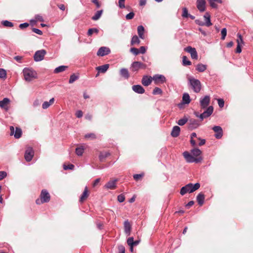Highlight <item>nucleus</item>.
<instances>
[{
    "mask_svg": "<svg viewBox=\"0 0 253 253\" xmlns=\"http://www.w3.org/2000/svg\"><path fill=\"white\" fill-rule=\"evenodd\" d=\"M218 104L220 108H222L224 105V101L222 99H217Z\"/></svg>",
    "mask_w": 253,
    "mask_h": 253,
    "instance_id": "13d9d810",
    "label": "nucleus"
},
{
    "mask_svg": "<svg viewBox=\"0 0 253 253\" xmlns=\"http://www.w3.org/2000/svg\"><path fill=\"white\" fill-rule=\"evenodd\" d=\"M84 147L83 146H81L79 147H77L76 149L75 152H76V154L78 156H81L83 155V154L84 152Z\"/></svg>",
    "mask_w": 253,
    "mask_h": 253,
    "instance_id": "72a5a7b5",
    "label": "nucleus"
},
{
    "mask_svg": "<svg viewBox=\"0 0 253 253\" xmlns=\"http://www.w3.org/2000/svg\"><path fill=\"white\" fill-rule=\"evenodd\" d=\"M110 52V50L108 47L105 46L101 47L97 52V55L100 56H104L108 55Z\"/></svg>",
    "mask_w": 253,
    "mask_h": 253,
    "instance_id": "2eb2a0df",
    "label": "nucleus"
},
{
    "mask_svg": "<svg viewBox=\"0 0 253 253\" xmlns=\"http://www.w3.org/2000/svg\"><path fill=\"white\" fill-rule=\"evenodd\" d=\"M180 131V128L178 126H175L172 128L171 135L173 137H176L179 135Z\"/></svg>",
    "mask_w": 253,
    "mask_h": 253,
    "instance_id": "4be33fe9",
    "label": "nucleus"
},
{
    "mask_svg": "<svg viewBox=\"0 0 253 253\" xmlns=\"http://www.w3.org/2000/svg\"><path fill=\"white\" fill-rule=\"evenodd\" d=\"M10 102V100L8 98H4L3 100L0 101V107L2 108L7 110L8 108L6 107L7 105Z\"/></svg>",
    "mask_w": 253,
    "mask_h": 253,
    "instance_id": "393cba45",
    "label": "nucleus"
},
{
    "mask_svg": "<svg viewBox=\"0 0 253 253\" xmlns=\"http://www.w3.org/2000/svg\"><path fill=\"white\" fill-rule=\"evenodd\" d=\"M130 51L131 52H132L134 55H138L139 53V50L138 49L135 48V47H132L130 48Z\"/></svg>",
    "mask_w": 253,
    "mask_h": 253,
    "instance_id": "8fccbe9b",
    "label": "nucleus"
},
{
    "mask_svg": "<svg viewBox=\"0 0 253 253\" xmlns=\"http://www.w3.org/2000/svg\"><path fill=\"white\" fill-rule=\"evenodd\" d=\"M184 50L190 54L191 57L192 59L195 60L198 59V53L195 48L192 47L191 46H189L185 47L184 48Z\"/></svg>",
    "mask_w": 253,
    "mask_h": 253,
    "instance_id": "9b49d317",
    "label": "nucleus"
},
{
    "mask_svg": "<svg viewBox=\"0 0 253 253\" xmlns=\"http://www.w3.org/2000/svg\"><path fill=\"white\" fill-rule=\"evenodd\" d=\"M207 66L202 63L198 64L196 67V70L199 72H203L207 69Z\"/></svg>",
    "mask_w": 253,
    "mask_h": 253,
    "instance_id": "cd10ccee",
    "label": "nucleus"
},
{
    "mask_svg": "<svg viewBox=\"0 0 253 253\" xmlns=\"http://www.w3.org/2000/svg\"><path fill=\"white\" fill-rule=\"evenodd\" d=\"M117 199H118V201L120 203H122L125 201V196L122 194L118 195Z\"/></svg>",
    "mask_w": 253,
    "mask_h": 253,
    "instance_id": "6e6d98bb",
    "label": "nucleus"
},
{
    "mask_svg": "<svg viewBox=\"0 0 253 253\" xmlns=\"http://www.w3.org/2000/svg\"><path fill=\"white\" fill-rule=\"evenodd\" d=\"M221 39L224 40L227 35V30L225 28H223L221 31Z\"/></svg>",
    "mask_w": 253,
    "mask_h": 253,
    "instance_id": "a18cd8bd",
    "label": "nucleus"
},
{
    "mask_svg": "<svg viewBox=\"0 0 253 253\" xmlns=\"http://www.w3.org/2000/svg\"><path fill=\"white\" fill-rule=\"evenodd\" d=\"M153 78L150 76H144L142 79L141 83L144 86H148L152 82Z\"/></svg>",
    "mask_w": 253,
    "mask_h": 253,
    "instance_id": "6ab92c4d",
    "label": "nucleus"
},
{
    "mask_svg": "<svg viewBox=\"0 0 253 253\" xmlns=\"http://www.w3.org/2000/svg\"><path fill=\"white\" fill-rule=\"evenodd\" d=\"M200 187V184L199 183L194 184L189 183L181 188L180 193L181 195H184L187 193H191L198 190Z\"/></svg>",
    "mask_w": 253,
    "mask_h": 253,
    "instance_id": "f257e3e1",
    "label": "nucleus"
},
{
    "mask_svg": "<svg viewBox=\"0 0 253 253\" xmlns=\"http://www.w3.org/2000/svg\"><path fill=\"white\" fill-rule=\"evenodd\" d=\"M117 179L110 180L108 181L105 185V187L109 189H114L116 187Z\"/></svg>",
    "mask_w": 253,
    "mask_h": 253,
    "instance_id": "412c9836",
    "label": "nucleus"
},
{
    "mask_svg": "<svg viewBox=\"0 0 253 253\" xmlns=\"http://www.w3.org/2000/svg\"><path fill=\"white\" fill-rule=\"evenodd\" d=\"M192 155L195 157H200L202 151L198 148H194L191 150Z\"/></svg>",
    "mask_w": 253,
    "mask_h": 253,
    "instance_id": "c9c22d12",
    "label": "nucleus"
},
{
    "mask_svg": "<svg viewBox=\"0 0 253 253\" xmlns=\"http://www.w3.org/2000/svg\"><path fill=\"white\" fill-rule=\"evenodd\" d=\"M125 0H119V6L121 8H125Z\"/></svg>",
    "mask_w": 253,
    "mask_h": 253,
    "instance_id": "e2e57ef3",
    "label": "nucleus"
},
{
    "mask_svg": "<svg viewBox=\"0 0 253 253\" xmlns=\"http://www.w3.org/2000/svg\"><path fill=\"white\" fill-rule=\"evenodd\" d=\"M213 111V108L212 106H209L203 113L200 114L199 112L195 111L194 112V115L199 118L201 121H202L204 119L210 117Z\"/></svg>",
    "mask_w": 253,
    "mask_h": 253,
    "instance_id": "20e7f679",
    "label": "nucleus"
},
{
    "mask_svg": "<svg viewBox=\"0 0 253 253\" xmlns=\"http://www.w3.org/2000/svg\"><path fill=\"white\" fill-rule=\"evenodd\" d=\"M83 115V112L81 110H78L76 113V116L77 118H80L82 117Z\"/></svg>",
    "mask_w": 253,
    "mask_h": 253,
    "instance_id": "338daca9",
    "label": "nucleus"
},
{
    "mask_svg": "<svg viewBox=\"0 0 253 253\" xmlns=\"http://www.w3.org/2000/svg\"><path fill=\"white\" fill-rule=\"evenodd\" d=\"M23 74L24 79L27 82H31L38 77L37 72L33 69L30 68H24Z\"/></svg>",
    "mask_w": 253,
    "mask_h": 253,
    "instance_id": "f03ea898",
    "label": "nucleus"
},
{
    "mask_svg": "<svg viewBox=\"0 0 253 253\" xmlns=\"http://www.w3.org/2000/svg\"><path fill=\"white\" fill-rule=\"evenodd\" d=\"M188 84L195 92L198 93L201 91L202 85L199 80L190 77L188 78Z\"/></svg>",
    "mask_w": 253,
    "mask_h": 253,
    "instance_id": "7ed1b4c3",
    "label": "nucleus"
},
{
    "mask_svg": "<svg viewBox=\"0 0 253 253\" xmlns=\"http://www.w3.org/2000/svg\"><path fill=\"white\" fill-rule=\"evenodd\" d=\"M144 28L143 26L140 25L138 26L137 27V32L139 37L142 39H144Z\"/></svg>",
    "mask_w": 253,
    "mask_h": 253,
    "instance_id": "473e14b6",
    "label": "nucleus"
},
{
    "mask_svg": "<svg viewBox=\"0 0 253 253\" xmlns=\"http://www.w3.org/2000/svg\"><path fill=\"white\" fill-rule=\"evenodd\" d=\"M182 104H188L191 101L190 96L188 93H184L182 95Z\"/></svg>",
    "mask_w": 253,
    "mask_h": 253,
    "instance_id": "5701e85b",
    "label": "nucleus"
},
{
    "mask_svg": "<svg viewBox=\"0 0 253 253\" xmlns=\"http://www.w3.org/2000/svg\"><path fill=\"white\" fill-rule=\"evenodd\" d=\"M98 32H99L98 30L96 28H90V29H89L88 30L87 35H88V36H90L93 33L97 34L98 33Z\"/></svg>",
    "mask_w": 253,
    "mask_h": 253,
    "instance_id": "79ce46f5",
    "label": "nucleus"
},
{
    "mask_svg": "<svg viewBox=\"0 0 253 253\" xmlns=\"http://www.w3.org/2000/svg\"><path fill=\"white\" fill-rule=\"evenodd\" d=\"M139 53L144 54L146 52V47L145 46H142L140 47L139 49Z\"/></svg>",
    "mask_w": 253,
    "mask_h": 253,
    "instance_id": "774afa93",
    "label": "nucleus"
},
{
    "mask_svg": "<svg viewBox=\"0 0 253 253\" xmlns=\"http://www.w3.org/2000/svg\"><path fill=\"white\" fill-rule=\"evenodd\" d=\"M132 89L135 92L138 94H142L145 92L144 88L141 85L139 84L133 85L132 86Z\"/></svg>",
    "mask_w": 253,
    "mask_h": 253,
    "instance_id": "aec40b11",
    "label": "nucleus"
},
{
    "mask_svg": "<svg viewBox=\"0 0 253 253\" xmlns=\"http://www.w3.org/2000/svg\"><path fill=\"white\" fill-rule=\"evenodd\" d=\"M120 75L126 79H127L129 77L128 71L126 68H122L120 70Z\"/></svg>",
    "mask_w": 253,
    "mask_h": 253,
    "instance_id": "c756f323",
    "label": "nucleus"
},
{
    "mask_svg": "<svg viewBox=\"0 0 253 253\" xmlns=\"http://www.w3.org/2000/svg\"><path fill=\"white\" fill-rule=\"evenodd\" d=\"M7 175V173L5 171H0V180L3 179L4 177H5Z\"/></svg>",
    "mask_w": 253,
    "mask_h": 253,
    "instance_id": "680f3d73",
    "label": "nucleus"
},
{
    "mask_svg": "<svg viewBox=\"0 0 253 253\" xmlns=\"http://www.w3.org/2000/svg\"><path fill=\"white\" fill-rule=\"evenodd\" d=\"M54 101V98H52L51 99H50L49 100V101L48 102V101L44 102L42 105V108L43 109H46L48 108L51 104H52L53 103Z\"/></svg>",
    "mask_w": 253,
    "mask_h": 253,
    "instance_id": "7c9ffc66",
    "label": "nucleus"
},
{
    "mask_svg": "<svg viewBox=\"0 0 253 253\" xmlns=\"http://www.w3.org/2000/svg\"><path fill=\"white\" fill-rule=\"evenodd\" d=\"M29 24L28 23H24L19 25V28L21 29L26 28L29 26Z\"/></svg>",
    "mask_w": 253,
    "mask_h": 253,
    "instance_id": "69168bd1",
    "label": "nucleus"
},
{
    "mask_svg": "<svg viewBox=\"0 0 253 253\" xmlns=\"http://www.w3.org/2000/svg\"><path fill=\"white\" fill-rule=\"evenodd\" d=\"M183 156L184 157L186 161L188 163H198L200 162L203 160L201 157L195 158L194 157H193L192 154H190L187 151H185L184 152H183Z\"/></svg>",
    "mask_w": 253,
    "mask_h": 253,
    "instance_id": "423d86ee",
    "label": "nucleus"
},
{
    "mask_svg": "<svg viewBox=\"0 0 253 253\" xmlns=\"http://www.w3.org/2000/svg\"><path fill=\"white\" fill-rule=\"evenodd\" d=\"M182 10H183V12H182V16L183 17H186V18L188 17L189 14H188V10L187 9V8L184 7L183 8Z\"/></svg>",
    "mask_w": 253,
    "mask_h": 253,
    "instance_id": "864d4df0",
    "label": "nucleus"
},
{
    "mask_svg": "<svg viewBox=\"0 0 253 253\" xmlns=\"http://www.w3.org/2000/svg\"><path fill=\"white\" fill-rule=\"evenodd\" d=\"M133 237H129L127 240V243L129 246H133Z\"/></svg>",
    "mask_w": 253,
    "mask_h": 253,
    "instance_id": "603ef678",
    "label": "nucleus"
},
{
    "mask_svg": "<svg viewBox=\"0 0 253 253\" xmlns=\"http://www.w3.org/2000/svg\"><path fill=\"white\" fill-rule=\"evenodd\" d=\"M6 73L5 70L0 69V78L4 79L6 78Z\"/></svg>",
    "mask_w": 253,
    "mask_h": 253,
    "instance_id": "de8ad7c7",
    "label": "nucleus"
},
{
    "mask_svg": "<svg viewBox=\"0 0 253 253\" xmlns=\"http://www.w3.org/2000/svg\"><path fill=\"white\" fill-rule=\"evenodd\" d=\"M64 169L67 170V169H73L74 168V166L72 164H70L68 165H64L63 166Z\"/></svg>",
    "mask_w": 253,
    "mask_h": 253,
    "instance_id": "4d7b16f0",
    "label": "nucleus"
},
{
    "mask_svg": "<svg viewBox=\"0 0 253 253\" xmlns=\"http://www.w3.org/2000/svg\"><path fill=\"white\" fill-rule=\"evenodd\" d=\"M32 31L33 32H34L39 35H42V31L40 29H37L35 28H33L32 29Z\"/></svg>",
    "mask_w": 253,
    "mask_h": 253,
    "instance_id": "bf43d9fd",
    "label": "nucleus"
},
{
    "mask_svg": "<svg viewBox=\"0 0 253 253\" xmlns=\"http://www.w3.org/2000/svg\"><path fill=\"white\" fill-rule=\"evenodd\" d=\"M124 229H125V233L127 235H129L130 234V233L131 225H130L129 222L127 220L125 221V223H124Z\"/></svg>",
    "mask_w": 253,
    "mask_h": 253,
    "instance_id": "bb28decb",
    "label": "nucleus"
},
{
    "mask_svg": "<svg viewBox=\"0 0 253 253\" xmlns=\"http://www.w3.org/2000/svg\"><path fill=\"white\" fill-rule=\"evenodd\" d=\"M1 24L5 27H12L13 26V24L7 20H4L1 22Z\"/></svg>",
    "mask_w": 253,
    "mask_h": 253,
    "instance_id": "a19ab883",
    "label": "nucleus"
},
{
    "mask_svg": "<svg viewBox=\"0 0 253 253\" xmlns=\"http://www.w3.org/2000/svg\"><path fill=\"white\" fill-rule=\"evenodd\" d=\"M189 128L191 129H193L198 127L200 124L199 121L194 119H190L189 120Z\"/></svg>",
    "mask_w": 253,
    "mask_h": 253,
    "instance_id": "a211bd4d",
    "label": "nucleus"
},
{
    "mask_svg": "<svg viewBox=\"0 0 253 253\" xmlns=\"http://www.w3.org/2000/svg\"><path fill=\"white\" fill-rule=\"evenodd\" d=\"M50 196L46 189H43L42 190L40 199H38L36 201V203L37 205H40L44 203H47L50 201Z\"/></svg>",
    "mask_w": 253,
    "mask_h": 253,
    "instance_id": "39448f33",
    "label": "nucleus"
},
{
    "mask_svg": "<svg viewBox=\"0 0 253 253\" xmlns=\"http://www.w3.org/2000/svg\"><path fill=\"white\" fill-rule=\"evenodd\" d=\"M109 67V64H104L102 66H98L96 67V70L98 71L99 73H104L107 71V70L108 69Z\"/></svg>",
    "mask_w": 253,
    "mask_h": 253,
    "instance_id": "a878e982",
    "label": "nucleus"
},
{
    "mask_svg": "<svg viewBox=\"0 0 253 253\" xmlns=\"http://www.w3.org/2000/svg\"><path fill=\"white\" fill-rule=\"evenodd\" d=\"M85 138L87 139H94L95 138V135L94 133H88L85 135L84 136Z\"/></svg>",
    "mask_w": 253,
    "mask_h": 253,
    "instance_id": "5fc2aeb1",
    "label": "nucleus"
},
{
    "mask_svg": "<svg viewBox=\"0 0 253 253\" xmlns=\"http://www.w3.org/2000/svg\"><path fill=\"white\" fill-rule=\"evenodd\" d=\"M211 98L209 95H206L201 97L200 99V105L202 109H205L209 107L210 103Z\"/></svg>",
    "mask_w": 253,
    "mask_h": 253,
    "instance_id": "6e6552de",
    "label": "nucleus"
},
{
    "mask_svg": "<svg viewBox=\"0 0 253 253\" xmlns=\"http://www.w3.org/2000/svg\"><path fill=\"white\" fill-rule=\"evenodd\" d=\"M206 1L205 0H197L196 6L198 9L201 12H203L206 10Z\"/></svg>",
    "mask_w": 253,
    "mask_h": 253,
    "instance_id": "4468645a",
    "label": "nucleus"
},
{
    "mask_svg": "<svg viewBox=\"0 0 253 253\" xmlns=\"http://www.w3.org/2000/svg\"><path fill=\"white\" fill-rule=\"evenodd\" d=\"M118 250L120 253H125V248L123 245H119L118 246Z\"/></svg>",
    "mask_w": 253,
    "mask_h": 253,
    "instance_id": "052dcab7",
    "label": "nucleus"
},
{
    "mask_svg": "<svg viewBox=\"0 0 253 253\" xmlns=\"http://www.w3.org/2000/svg\"><path fill=\"white\" fill-rule=\"evenodd\" d=\"M182 64L184 66H189L191 65V62L190 61L188 60L186 56H184L182 57Z\"/></svg>",
    "mask_w": 253,
    "mask_h": 253,
    "instance_id": "58836bf2",
    "label": "nucleus"
},
{
    "mask_svg": "<svg viewBox=\"0 0 253 253\" xmlns=\"http://www.w3.org/2000/svg\"><path fill=\"white\" fill-rule=\"evenodd\" d=\"M68 68L67 66L62 65L60 66L57 68H56L54 70V73L57 74L62 72L64 71L67 68Z\"/></svg>",
    "mask_w": 253,
    "mask_h": 253,
    "instance_id": "f704fd0d",
    "label": "nucleus"
},
{
    "mask_svg": "<svg viewBox=\"0 0 253 253\" xmlns=\"http://www.w3.org/2000/svg\"><path fill=\"white\" fill-rule=\"evenodd\" d=\"M103 10L102 9L98 10L95 14L92 17V20L94 21H96L98 20L101 16L103 13Z\"/></svg>",
    "mask_w": 253,
    "mask_h": 253,
    "instance_id": "2f4dec72",
    "label": "nucleus"
},
{
    "mask_svg": "<svg viewBox=\"0 0 253 253\" xmlns=\"http://www.w3.org/2000/svg\"><path fill=\"white\" fill-rule=\"evenodd\" d=\"M162 93V90L158 87H156L153 91V94L154 95H157V94H161Z\"/></svg>",
    "mask_w": 253,
    "mask_h": 253,
    "instance_id": "c03bdc74",
    "label": "nucleus"
},
{
    "mask_svg": "<svg viewBox=\"0 0 253 253\" xmlns=\"http://www.w3.org/2000/svg\"><path fill=\"white\" fill-rule=\"evenodd\" d=\"M238 39L237 40V45H241L243 43V40L241 35L240 34H237Z\"/></svg>",
    "mask_w": 253,
    "mask_h": 253,
    "instance_id": "49530a36",
    "label": "nucleus"
},
{
    "mask_svg": "<svg viewBox=\"0 0 253 253\" xmlns=\"http://www.w3.org/2000/svg\"><path fill=\"white\" fill-rule=\"evenodd\" d=\"M146 65L143 63L139 61L133 62L131 65L130 69L132 72H137L140 69H145Z\"/></svg>",
    "mask_w": 253,
    "mask_h": 253,
    "instance_id": "0eeeda50",
    "label": "nucleus"
},
{
    "mask_svg": "<svg viewBox=\"0 0 253 253\" xmlns=\"http://www.w3.org/2000/svg\"><path fill=\"white\" fill-rule=\"evenodd\" d=\"M188 121V119L186 118H183L178 120L177 124L179 126H183Z\"/></svg>",
    "mask_w": 253,
    "mask_h": 253,
    "instance_id": "37998d69",
    "label": "nucleus"
},
{
    "mask_svg": "<svg viewBox=\"0 0 253 253\" xmlns=\"http://www.w3.org/2000/svg\"><path fill=\"white\" fill-rule=\"evenodd\" d=\"M153 80L155 84H163L166 82V77L163 75L156 74L153 76Z\"/></svg>",
    "mask_w": 253,
    "mask_h": 253,
    "instance_id": "ddd939ff",
    "label": "nucleus"
},
{
    "mask_svg": "<svg viewBox=\"0 0 253 253\" xmlns=\"http://www.w3.org/2000/svg\"><path fill=\"white\" fill-rule=\"evenodd\" d=\"M144 174L143 173L142 174H134L133 177L134 180L136 181H138L139 179L142 178Z\"/></svg>",
    "mask_w": 253,
    "mask_h": 253,
    "instance_id": "3c124183",
    "label": "nucleus"
},
{
    "mask_svg": "<svg viewBox=\"0 0 253 253\" xmlns=\"http://www.w3.org/2000/svg\"><path fill=\"white\" fill-rule=\"evenodd\" d=\"M140 41L137 36H134L132 37L131 40V44L134 45L135 44H139Z\"/></svg>",
    "mask_w": 253,
    "mask_h": 253,
    "instance_id": "e433bc0d",
    "label": "nucleus"
},
{
    "mask_svg": "<svg viewBox=\"0 0 253 253\" xmlns=\"http://www.w3.org/2000/svg\"><path fill=\"white\" fill-rule=\"evenodd\" d=\"M34 152L32 147H28L25 151L24 157L27 162H30L34 156Z\"/></svg>",
    "mask_w": 253,
    "mask_h": 253,
    "instance_id": "f8f14e48",
    "label": "nucleus"
},
{
    "mask_svg": "<svg viewBox=\"0 0 253 253\" xmlns=\"http://www.w3.org/2000/svg\"><path fill=\"white\" fill-rule=\"evenodd\" d=\"M88 192L87 187L86 186L84 188V190L80 197V202L81 203L84 202L88 197Z\"/></svg>",
    "mask_w": 253,
    "mask_h": 253,
    "instance_id": "b1692460",
    "label": "nucleus"
},
{
    "mask_svg": "<svg viewBox=\"0 0 253 253\" xmlns=\"http://www.w3.org/2000/svg\"><path fill=\"white\" fill-rule=\"evenodd\" d=\"M110 154L109 153H101L99 156V158L100 161L102 162L103 160L107 158Z\"/></svg>",
    "mask_w": 253,
    "mask_h": 253,
    "instance_id": "ea45409f",
    "label": "nucleus"
},
{
    "mask_svg": "<svg viewBox=\"0 0 253 253\" xmlns=\"http://www.w3.org/2000/svg\"><path fill=\"white\" fill-rule=\"evenodd\" d=\"M10 135H14L15 138H19L22 135V130L20 128L16 127L15 129H14V126H10Z\"/></svg>",
    "mask_w": 253,
    "mask_h": 253,
    "instance_id": "9d476101",
    "label": "nucleus"
},
{
    "mask_svg": "<svg viewBox=\"0 0 253 253\" xmlns=\"http://www.w3.org/2000/svg\"><path fill=\"white\" fill-rule=\"evenodd\" d=\"M205 200V196L202 193H200L197 196V201L200 206L203 205Z\"/></svg>",
    "mask_w": 253,
    "mask_h": 253,
    "instance_id": "c85d7f7f",
    "label": "nucleus"
},
{
    "mask_svg": "<svg viewBox=\"0 0 253 253\" xmlns=\"http://www.w3.org/2000/svg\"><path fill=\"white\" fill-rule=\"evenodd\" d=\"M91 2L96 5V8H99L101 6V3L98 0H91Z\"/></svg>",
    "mask_w": 253,
    "mask_h": 253,
    "instance_id": "0e129e2a",
    "label": "nucleus"
},
{
    "mask_svg": "<svg viewBox=\"0 0 253 253\" xmlns=\"http://www.w3.org/2000/svg\"><path fill=\"white\" fill-rule=\"evenodd\" d=\"M46 53V51L44 49L37 51L34 56L35 61L39 62L43 60Z\"/></svg>",
    "mask_w": 253,
    "mask_h": 253,
    "instance_id": "1a4fd4ad",
    "label": "nucleus"
},
{
    "mask_svg": "<svg viewBox=\"0 0 253 253\" xmlns=\"http://www.w3.org/2000/svg\"><path fill=\"white\" fill-rule=\"evenodd\" d=\"M79 79V76L75 75V74H73L70 76L69 83L70 84L73 83L75 81H76L77 80Z\"/></svg>",
    "mask_w": 253,
    "mask_h": 253,
    "instance_id": "4c0bfd02",
    "label": "nucleus"
},
{
    "mask_svg": "<svg viewBox=\"0 0 253 253\" xmlns=\"http://www.w3.org/2000/svg\"><path fill=\"white\" fill-rule=\"evenodd\" d=\"M204 18L205 20V22L202 23V24H199V25L201 26H206L207 27H210L212 25V23L211 21V15L209 12H206L204 16Z\"/></svg>",
    "mask_w": 253,
    "mask_h": 253,
    "instance_id": "dca6fc26",
    "label": "nucleus"
},
{
    "mask_svg": "<svg viewBox=\"0 0 253 253\" xmlns=\"http://www.w3.org/2000/svg\"><path fill=\"white\" fill-rule=\"evenodd\" d=\"M212 129L215 132V137L217 139H220L223 135V130L220 126H214L212 127Z\"/></svg>",
    "mask_w": 253,
    "mask_h": 253,
    "instance_id": "f3484780",
    "label": "nucleus"
},
{
    "mask_svg": "<svg viewBox=\"0 0 253 253\" xmlns=\"http://www.w3.org/2000/svg\"><path fill=\"white\" fill-rule=\"evenodd\" d=\"M134 16V13L133 12H130L126 16V20H130L133 18Z\"/></svg>",
    "mask_w": 253,
    "mask_h": 253,
    "instance_id": "09e8293b",
    "label": "nucleus"
}]
</instances>
